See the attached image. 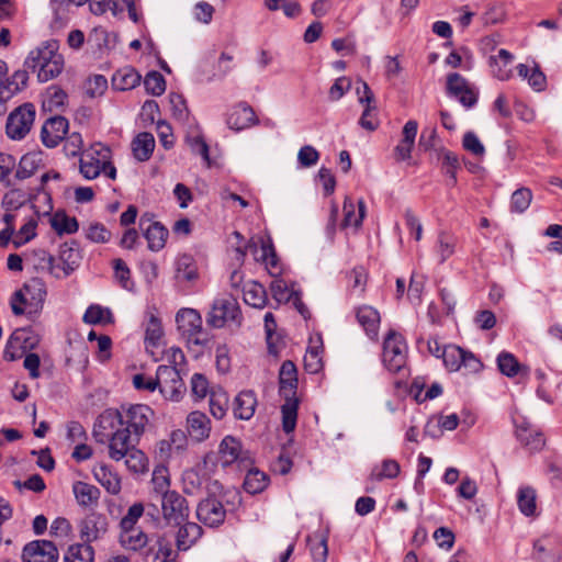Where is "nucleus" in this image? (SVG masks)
Returning a JSON list of instances; mask_svg holds the SVG:
<instances>
[{
    "label": "nucleus",
    "mask_w": 562,
    "mask_h": 562,
    "mask_svg": "<svg viewBox=\"0 0 562 562\" xmlns=\"http://www.w3.org/2000/svg\"><path fill=\"white\" fill-rule=\"evenodd\" d=\"M58 49L57 41L44 42L29 53L24 67L32 72H36L41 82L56 78L64 69V57Z\"/></svg>",
    "instance_id": "nucleus-1"
},
{
    "label": "nucleus",
    "mask_w": 562,
    "mask_h": 562,
    "mask_svg": "<svg viewBox=\"0 0 562 562\" xmlns=\"http://www.w3.org/2000/svg\"><path fill=\"white\" fill-rule=\"evenodd\" d=\"M213 461L212 453L203 458L202 463L182 473V490L187 495L198 496L202 494L217 495L222 486L216 480H212L207 472V465Z\"/></svg>",
    "instance_id": "nucleus-2"
},
{
    "label": "nucleus",
    "mask_w": 562,
    "mask_h": 562,
    "mask_svg": "<svg viewBox=\"0 0 562 562\" xmlns=\"http://www.w3.org/2000/svg\"><path fill=\"white\" fill-rule=\"evenodd\" d=\"M45 282L40 278H32L24 283L23 288L16 291L11 299V308L13 314H24L26 307L31 312L42 308L46 297Z\"/></svg>",
    "instance_id": "nucleus-3"
},
{
    "label": "nucleus",
    "mask_w": 562,
    "mask_h": 562,
    "mask_svg": "<svg viewBox=\"0 0 562 562\" xmlns=\"http://www.w3.org/2000/svg\"><path fill=\"white\" fill-rule=\"evenodd\" d=\"M178 329L189 347H204L209 342L207 333L202 328V317L193 308H182L177 313Z\"/></svg>",
    "instance_id": "nucleus-4"
},
{
    "label": "nucleus",
    "mask_w": 562,
    "mask_h": 562,
    "mask_svg": "<svg viewBox=\"0 0 562 562\" xmlns=\"http://www.w3.org/2000/svg\"><path fill=\"white\" fill-rule=\"evenodd\" d=\"M123 427L128 429L135 437L142 436L151 426L154 411L145 404H130L121 406Z\"/></svg>",
    "instance_id": "nucleus-5"
},
{
    "label": "nucleus",
    "mask_w": 562,
    "mask_h": 562,
    "mask_svg": "<svg viewBox=\"0 0 562 562\" xmlns=\"http://www.w3.org/2000/svg\"><path fill=\"white\" fill-rule=\"evenodd\" d=\"M383 363L392 373L405 370L407 359V345L404 338L391 330L383 342Z\"/></svg>",
    "instance_id": "nucleus-6"
},
{
    "label": "nucleus",
    "mask_w": 562,
    "mask_h": 562,
    "mask_svg": "<svg viewBox=\"0 0 562 562\" xmlns=\"http://www.w3.org/2000/svg\"><path fill=\"white\" fill-rule=\"evenodd\" d=\"M36 115L32 103H23L14 109L7 119L5 132L9 138L23 139L31 131Z\"/></svg>",
    "instance_id": "nucleus-7"
},
{
    "label": "nucleus",
    "mask_w": 562,
    "mask_h": 562,
    "mask_svg": "<svg viewBox=\"0 0 562 562\" xmlns=\"http://www.w3.org/2000/svg\"><path fill=\"white\" fill-rule=\"evenodd\" d=\"M229 322L237 326L241 323V313L238 302L233 296L216 299L207 316V324L215 328H222Z\"/></svg>",
    "instance_id": "nucleus-8"
},
{
    "label": "nucleus",
    "mask_w": 562,
    "mask_h": 562,
    "mask_svg": "<svg viewBox=\"0 0 562 562\" xmlns=\"http://www.w3.org/2000/svg\"><path fill=\"white\" fill-rule=\"evenodd\" d=\"M157 389L169 401L178 402L186 391L179 369L171 366H159L156 371Z\"/></svg>",
    "instance_id": "nucleus-9"
},
{
    "label": "nucleus",
    "mask_w": 562,
    "mask_h": 562,
    "mask_svg": "<svg viewBox=\"0 0 562 562\" xmlns=\"http://www.w3.org/2000/svg\"><path fill=\"white\" fill-rule=\"evenodd\" d=\"M441 359L445 367L451 372L463 368L468 373H474L482 368V362L472 352L456 345L443 346Z\"/></svg>",
    "instance_id": "nucleus-10"
},
{
    "label": "nucleus",
    "mask_w": 562,
    "mask_h": 562,
    "mask_svg": "<svg viewBox=\"0 0 562 562\" xmlns=\"http://www.w3.org/2000/svg\"><path fill=\"white\" fill-rule=\"evenodd\" d=\"M515 437L530 452L540 451L544 445L543 434L522 416H514Z\"/></svg>",
    "instance_id": "nucleus-11"
},
{
    "label": "nucleus",
    "mask_w": 562,
    "mask_h": 562,
    "mask_svg": "<svg viewBox=\"0 0 562 562\" xmlns=\"http://www.w3.org/2000/svg\"><path fill=\"white\" fill-rule=\"evenodd\" d=\"M122 427L121 409L108 408L98 416L92 435L97 442L104 445Z\"/></svg>",
    "instance_id": "nucleus-12"
},
{
    "label": "nucleus",
    "mask_w": 562,
    "mask_h": 562,
    "mask_svg": "<svg viewBox=\"0 0 562 562\" xmlns=\"http://www.w3.org/2000/svg\"><path fill=\"white\" fill-rule=\"evenodd\" d=\"M160 501L161 513L168 524L181 525L188 519V503L177 491L167 493Z\"/></svg>",
    "instance_id": "nucleus-13"
},
{
    "label": "nucleus",
    "mask_w": 562,
    "mask_h": 562,
    "mask_svg": "<svg viewBox=\"0 0 562 562\" xmlns=\"http://www.w3.org/2000/svg\"><path fill=\"white\" fill-rule=\"evenodd\" d=\"M447 94L456 98L459 102L470 109L477 102V93L468 80L458 72H451L447 76Z\"/></svg>",
    "instance_id": "nucleus-14"
},
{
    "label": "nucleus",
    "mask_w": 562,
    "mask_h": 562,
    "mask_svg": "<svg viewBox=\"0 0 562 562\" xmlns=\"http://www.w3.org/2000/svg\"><path fill=\"white\" fill-rule=\"evenodd\" d=\"M198 519L209 527H216L224 522L226 509L216 495H207L196 507Z\"/></svg>",
    "instance_id": "nucleus-15"
},
{
    "label": "nucleus",
    "mask_w": 562,
    "mask_h": 562,
    "mask_svg": "<svg viewBox=\"0 0 562 562\" xmlns=\"http://www.w3.org/2000/svg\"><path fill=\"white\" fill-rule=\"evenodd\" d=\"M58 550L48 540H34L24 546L22 560L24 562H56Z\"/></svg>",
    "instance_id": "nucleus-16"
},
{
    "label": "nucleus",
    "mask_w": 562,
    "mask_h": 562,
    "mask_svg": "<svg viewBox=\"0 0 562 562\" xmlns=\"http://www.w3.org/2000/svg\"><path fill=\"white\" fill-rule=\"evenodd\" d=\"M139 440L140 438L135 437L128 429L122 427L106 442L109 446V457L114 461L123 460L128 451L137 447Z\"/></svg>",
    "instance_id": "nucleus-17"
},
{
    "label": "nucleus",
    "mask_w": 562,
    "mask_h": 562,
    "mask_svg": "<svg viewBox=\"0 0 562 562\" xmlns=\"http://www.w3.org/2000/svg\"><path fill=\"white\" fill-rule=\"evenodd\" d=\"M68 121L64 116H52L47 119L41 130V139L48 148L56 147L68 132Z\"/></svg>",
    "instance_id": "nucleus-18"
},
{
    "label": "nucleus",
    "mask_w": 562,
    "mask_h": 562,
    "mask_svg": "<svg viewBox=\"0 0 562 562\" xmlns=\"http://www.w3.org/2000/svg\"><path fill=\"white\" fill-rule=\"evenodd\" d=\"M258 120L255 111L246 102H240L231 108L226 114V125L228 128L239 132L256 125Z\"/></svg>",
    "instance_id": "nucleus-19"
},
{
    "label": "nucleus",
    "mask_w": 562,
    "mask_h": 562,
    "mask_svg": "<svg viewBox=\"0 0 562 562\" xmlns=\"http://www.w3.org/2000/svg\"><path fill=\"white\" fill-rule=\"evenodd\" d=\"M139 226L150 250L159 251L165 247L169 233L159 222H153L149 214H144L139 220Z\"/></svg>",
    "instance_id": "nucleus-20"
},
{
    "label": "nucleus",
    "mask_w": 562,
    "mask_h": 562,
    "mask_svg": "<svg viewBox=\"0 0 562 562\" xmlns=\"http://www.w3.org/2000/svg\"><path fill=\"white\" fill-rule=\"evenodd\" d=\"M108 530V518L99 513H90L79 524L80 538L85 543L100 539Z\"/></svg>",
    "instance_id": "nucleus-21"
},
{
    "label": "nucleus",
    "mask_w": 562,
    "mask_h": 562,
    "mask_svg": "<svg viewBox=\"0 0 562 562\" xmlns=\"http://www.w3.org/2000/svg\"><path fill=\"white\" fill-rule=\"evenodd\" d=\"M246 453L243 451L241 443L233 436H226L218 447V460L226 468L233 463H243L247 460Z\"/></svg>",
    "instance_id": "nucleus-22"
},
{
    "label": "nucleus",
    "mask_w": 562,
    "mask_h": 562,
    "mask_svg": "<svg viewBox=\"0 0 562 562\" xmlns=\"http://www.w3.org/2000/svg\"><path fill=\"white\" fill-rule=\"evenodd\" d=\"M417 128L418 124L414 120H409L405 123L402 131L403 137L394 148V157L396 161L411 159L417 135Z\"/></svg>",
    "instance_id": "nucleus-23"
},
{
    "label": "nucleus",
    "mask_w": 562,
    "mask_h": 562,
    "mask_svg": "<svg viewBox=\"0 0 562 562\" xmlns=\"http://www.w3.org/2000/svg\"><path fill=\"white\" fill-rule=\"evenodd\" d=\"M187 429L192 440L202 442L210 437L211 420L200 411L191 412L187 417Z\"/></svg>",
    "instance_id": "nucleus-24"
},
{
    "label": "nucleus",
    "mask_w": 562,
    "mask_h": 562,
    "mask_svg": "<svg viewBox=\"0 0 562 562\" xmlns=\"http://www.w3.org/2000/svg\"><path fill=\"white\" fill-rule=\"evenodd\" d=\"M25 262L36 271L48 272L55 278H61L59 266L55 265L54 257L44 249H36L27 254Z\"/></svg>",
    "instance_id": "nucleus-25"
},
{
    "label": "nucleus",
    "mask_w": 562,
    "mask_h": 562,
    "mask_svg": "<svg viewBox=\"0 0 562 562\" xmlns=\"http://www.w3.org/2000/svg\"><path fill=\"white\" fill-rule=\"evenodd\" d=\"M297 372L295 364L286 360L279 372V392L282 397H296Z\"/></svg>",
    "instance_id": "nucleus-26"
},
{
    "label": "nucleus",
    "mask_w": 562,
    "mask_h": 562,
    "mask_svg": "<svg viewBox=\"0 0 562 562\" xmlns=\"http://www.w3.org/2000/svg\"><path fill=\"white\" fill-rule=\"evenodd\" d=\"M366 216V203L359 200L357 203L351 198H346L344 201V220L341 228L358 229Z\"/></svg>",
    "instance_id": "nucleus-27"
},
{
    "label": "nucleus",
    "mask_w": 562,
    "mask_h": 562,
    "mask_svg": "<svg viewBox=\"0 0 562 562\" xmlns=\"http://www.w3.org/2000/svg\"><path fill=\"white\" fill-rule=\"evenodd\" d=\"M257 403V396L254 391L245 390L239 392L234 401V416L238 419L249 420L255 414Z\"/></svg>",
    "instance_id": "nucleus-28"
},
{
    "label": "nucleus",
    "mask_w": 562,
    "mask_h": 562,
    "mask_svg": "<svg viewBox=\"0 0 562 562\" xmlns=\"http://www.w3.org/2000/svg\"><path fill=\"white\" fill-rule=\"evenodd\" d=\"M514 60V55L507 49H499L497 55L490 57V67L495 78L499 80H508L512 77L510 65Z\"/></svg>",
    "instance_id": "nucleus-29"
},
{
    "label": "nucleus",
    "mask_w": 562,
    "mask_h": 562,
    "mask_svg": "<svg viewBox=\"0 0 562 562\" xmlns=\"http://www.w3.org/2000/svg\"><path fill=\"white\" fill-rule=\"evenodd\" d=\"M72 492L77 503L82 507H94L99 503L100 490L92 484L77 481L72 484Z\"/></svg>",
    "instance_id": "nucleus-30"
},
{
    "label": "nucleus",
    "mask_w": 562,
    "mask_h": 562,
    "mask_svg": "<svg viewBox=\"0 0 562 562\" xmlns=\"http://www.w3.org/2000/svg\"><path fill=\"white\" fill-rule=\"evenodd\" d=\"M356 317L360 326L366 330L367 335L374 339L378 336L380 326V314L372 306H361L356 312Z\"/></svg>",
    "instance_id": "nucleus-31"
},
{
    "label": "nucleus",
    "mask_w": 562,
    "mask_h": 562,
    "mask_svg": "<svg viewBox=\"0 0 562 562\" xmlns=\"http://www.w3.org/2000/svg\"><path fill=\"white\" fill-rule=\"evenodd\" d=\"M533 555L538 562H559L561 550L552 539L542 538L535 542Z\"/></svg>",
    "instance_id": "nucleus-32"
},
{
    "label": "nucleus",
    "mask_w": 562,
    "mask_h": 562,
    "mask_svg": "<svg viewBox=\"0 0 562 562\" xmlns=\"http://www.w3.org/2000/svg\"><path fill=\"white\" fill-rule=\"evenodd\" d=\"M517 506L526 517L538 516L537 492L532 486L524 485L517 491Z\"/></svg>",
    "instance_id": "nucleus-33"
},
{
    "label": "nucleus",
    "mask_w": 562,
    "mask_h": 562,
    "mask_svg": "<svg viewBox=\"0 0 562 562\" xmlns=\"http://www.w3.org/2000/svg\"><path fill=\"white\" fill-rule=\"evenodd\" d=\"M81 258V254L75 244L66 243L61 245L59 250V260L61 261L59 271H63L61 277H68L74 272L79 267Z\"/></svg>",
    "instance_id": "nucleus-34"
},
{
    "label": "nucleus",
    "mask_w": 562,
    "mask_h": 562,
    "mask_svg": "<svg viewBox=\"0 0 562 562\" xmlns=\"http://www.w3.org/2000/svg\"><path fill=\"white\" fill-rule=\"evenodd\" d=\"M179 526L180 528L176 537L177 547L179 550L186 551L202 536V528L198 524L187 520L183 525L181 524Z\"/></svg>",
    "instance_id": "nucleus-35"
},
{
    "label": "nucleus",
    "mask_w": 562,
    "mask_h": 562,
    "mask_svg": "<svg viewBox=\"0 0 562 562\" xmlns=\"http://www.w3.org/2000/svg\"><path fill=\"white\" fill-rule=\"evenodd\" d=\"M120 543L126 550L138 551L147 546L148 536L140 528H123Z\"/></svg>",
    "instance_id": "nucleus-36"
},
{
    "label": "nucleus",
    "mask_w": 562,
    "mask_h": 562,
    "mask_svg": "<svg viewBox=\"0 0 562 562\" xmlns=\"http://www.w3.org/2000/svg\"><path fill=\"white\" fill-rule=\"evenodd\" d=\"M244 301L247 305L256 308H263L268 297L266 289L256 281H249L243 286Z\"/></svg>",
    "instance_id": "nucleus-37"
},
{
    "label": "nucleus",
    "mask_w": 562,
    "mask_h": 562,
    "mask_svg": "<svg viewBox=\"0 0 562 562\" xmlns=\"http://www.w3.org/2000/svg\"><path fill=\"white\" fill-rule=\"evenodd\" d=\"M284 403L281 406L282 429L285 434L294 431L297 420L299 398L283 397Z\"/></svg>",
    "instance_id": "nucleus-38"
},
{
    "label": "nucleus",
    "mask_w": 562,
    "mask_h": 562,
    "mask_svg": "<svg viewBox=\"0 0 562 562\" xmlns=\"http://www.w3.org/2000/svg\"><path fill=\"white\" fill-rule=\"evenodd\" d=\"M139 81L140 75L131 67L116 70L112 77L113 87L121 91L135 88Z\"/></svg>",
    "instance_id": "nucleus-39"
},
{
    "label": "nucleus",
    "mask_w": 562,
    "mask_h": 562,
    "mask_svg": "<svg viewBox=\"0 0 562 562\" xmlns=\"http://www.w3.org/2000/svg\"><path fill=\"white\" fill-rule=\"evenodd\" d=\"M132 145L135 158L139 161H146L154 151L155 138L153 134L143 132L135 137Z\"/></svg>",
    "instance_id": "nucleus-40"
},
{
    "label": "nucleus",
    "mask_w": 562,
    "mask_h": 562,
    "mask_svg": "<svg viewBox=\"0 0 562 562\" xmlns=\"http://www.w3.org/2000/svg\"><path fill=\"white\" fill-rule=\"evenodd\" d=\"M228 394L222 387H213L210 391V412L216 419H222L228 408Z\"/></svg>",
    "instance_id": "nucleus-41"
},
{
    "label": "nucleus",
    "mask_w": 562,
    "mask_h": 562,
    "mask_svg": "<svg viewBox=\"0 0 562 562\" xmlns=\"http://www.w3.org/2000/svg\"><path fill=\"white\" fill-rule=\"evenodd\" d=\"M87 155H90L93 157V160H97V162H101V166H105L106 169H109L108 178L115 179L116 177V169L111 162V149L101 144L97 143L90 146L89 149L85 150Z\"/></svg>",
    "instance_id": "nucleus-42"
},
{
    "label": "nucleus",
    "mask_w": 562,
    "mask_h": 562,
    "mask_svg": "<svg viewBox=\"0 0 562 562\" xmlns=\"http://www.w3.org/2000/svg\"><path fill=\"white\" fill-rule=\"evenodd\" d=\"M457 241V237L450 233L440 232L438 234L435 251L440 263H443L456 252Z\"/></svg>",
    "instance_id": "nucleus-43"
},
{
    "label": "nucleus",
    "mask_w": 562,
    "mask_h": 562,
    "mask_svg": "<svg viewBox=\"0 0 562 562\" xmlns=\"http://www.w3.org/2000/svg\"><path fill=\"white\" fill-rule=\"evenodd\" d=\"M95 480L111 494H117L121 491V480L108 467L101 465L93 470Z\"/></svg>",
    "instance_id": "nucleus-44"
},
{
    "label": "nucleus",
    "mask_w": 562,
    "mask_h": 562,
    "mask_svg": "<svg viewBox=\"0 0 562 562\" xmlns=\"http://www.w3.org/2000/svg\"><path fill=\"white\" fill-rule=\"evenodd\" d=\"M50 226L58 235L74 234L79 228L76 217H70L64 212H56L50 217Z\"/></svg>",
    "instance_id": "nucleus-45"
},
{
    "label": "nucleus",
    "mask_w": 562,
    "mask_h": 562,
    "mask_svg": "<svg viewBox=\"0 0 562 562\" xmlns=\"http://www.w3.org/2000/svg\"><path fill=\"white\" fill-rule=\"evenodd\" d=\"M94 158L86 153H81L80 161H79V170L80 173L87 180L95 179L100 176L101 172L108 177L109 169L105 166H101V162H97L93 160Z\"/></svg>",
    "instance_id": "nucleus-46"
},
{
    "label": "nucleus",
    "mask_w": 562,
    "mask_h": 562,
    "mask_svg": "<svg viewBox=\"0 0 562 562\" xmlns=\"http://www.w3.org/2000/svg\"><path fill=\"white\" fill-rule=\"evenodd\" d=\"M497 367L499 371L508 376L513 378L519 374L525 368L518 362L517 358L507 351H502L497 356Z\"/></svg>",
    "instance_id": "nucleus-47"
},
{
    "label": "nucleus",
    "mask_w": 562,
    "mask_h": 562,
    "mask_svg": "<svg viewBox=\"0 0 562 562\" xmlns=\"http://www.w3.org/2000/svg\"><path fill=\"white\" fill-rule=\"evenodd\" d=\"M164 331L160 321L150 315L145 326V345L146 348H156L159 346Z\"/></svg>",
    "instance_id": "nucleus-48"
},
{
    "label": "nucleus",
    "mask_w": 562,
    "mask_h": 562,
    "mask_svg": "<svg viewBox=\"0 0 562 562\" xmlns=\"http://www.w3.org/2000/svg\"><path fill=\"white\" fill-rule=\"evenodd\" d=\"M268 476L263 472L250 470L245 477L244 488L249 494H258L268 486Z\"/></svg>",
    "instance_id": "nucleus-49"
},
{
    "label": "nucleus",
    "mask_w": 562,
    "mask_h": 562,
    "mask_svg": "<svg viewBox=\"0 0 562 562\" xmlns=\"http://www.w3.org/2000/svg\"><path fill=\"white\" fill-rule=\"evenodd\" d=\"M11 344L19 345L25 353L37 346L38 338L31 329L18 328L11 334Z\"/></svg>",
    "instance_id": "nucleus-50"
},
{
    "label": "nucleus",
    "mask_w": 562,
    "mask_h": 562,
    "mask_svg": "<svg viewBox=\"0 0 562 562\" xmlns=\"http://www.w3.org/2000/svg\"><path fill=\"white\" fill-rule=\"evenodd\" d=\"M270 290L273 299L278 303H288L290 302L294 295L299 292L294 290L293 286H289L285 280L276 277V279L270 284Z\"/></svg>",
    "instance_id": "nucleus-51"
},
{
    "label": "nucleus",
    "mask_w": 562,
    "mask_h": 562,
    "mask_svg": "<svg viewBox=\"0 0 562 562\" xmlns=\"http://www.w3.org/2000/svg\"><path fill=\"white\" fill-rule=\"evenodd\" d=\"M94 551L90 544L70 546L65 554L66 562H93Z\"/></svg>",
    "instance_id": "nucleus-52"
},
{
    "label": "nucleus",
    "mask_w": 562,
    "mask_h": 562,
    "mask_svg": "<svg viewBox=\"0 0 562 562\" xmlns=\"http://www.w3.org/2000/svg\"><path fill=\"white\" fill-rule=\"evenodd\" d=\"M176 277L186 281H192L196 278V268L191 256L182 255L177 258Z\"/></svg>",
    "instance_id": "nucleus-53"
},
{
    "label": "nucleus",
    "mask_w": 562,
    "mask_h": 562,
    "mask_svg": "<svg viewBox=\"0 0 562 562\" xmlns=\"http://www.w3.org/2000/svg\"><path fill=\"white\" fill-rule=\"evenodd\" d=\"M26 204V195L22 190H11L4 194L1 206L4 211L20 213Z\"/></svg>",
    "instance_id": "nucleus-54"
},
{
    "label": "nucleus",
    "mask_w": 562,
    "mask_h": 562,
    "mask_svg": "<svg viewBox=\"0 0 562 562\" xmlns=\"http://www.w3.org/2000/svg\"><path fill=\"white\" fill-rule=\"evenodd\" d=\"M67 100V93L57 87H49L43 100V108L48 111L61 109Z\"/></svg>",
    "instance_id": "nucleus-55"
},
{
    "label": "nucleus",
    "mask_w": 562,
    "mask_h": 562,
    "mask_svg": "<svg viewBox=\"0 0 562 562\" xmlns=\"http://www.w3.org/2000/svg\"><path fill=\"white\" fill-rule=\"evenodd\" d=\"M13 81L3 79L0 81V102H4L13 97L19 90L20 87L18 85V80H20L23 85L26 81V72L25 71H16L13 75Z\"/></svg>",
    "instance_id": "nucleus-56"
},
{
    "label": "nucleus",
    "mask_w": 562,
    "mask_h": 562,
    "mask_svg": "<svg viewBox=\"0 0 562 562\" xmlns=\"http://www.w3.org/2000/svg\"><path fill=\"white\" fill-rule=\"evenodd\" d=\"M442 172L450 178L451 184L457 183V169L460 167L459 159L456 154L450 150L442 149L440 151Z\"/></svg>",
    "instance_id": "nucleus-57"
},
{
    "label": "nucleus",
    "mask_w": 562,
    "mask_h": 562,
    "mask_svg": "<svg viewBox=\"0 0 562 562\" xmlns=\"http://www.w3.org/2000/svg\"><path fill=\"white\" fill-rule=\"evenodd\" d=\"M261 260L272 277L276 278L281 274V265L272 245L263 244L261 246Z\"/></svg>",
    "instance_id": "nucleus-58"
},
{
    "label": "nucleus",
    "mask_w": 562,
    "mask_h": 562,
    "mask_svg": "<svg viewBox=\"0 0 562 562\" xmlns=\"http://www.w3.org/2000/svg\"><path fill=\"white\" fill-rule=\"evenodd\" d=\"M36 226H37L36 218L35 217L29 218L21 226V228L18 232H14V234L11 238L14 246L18 248V247L26 244L27 241H30L32 238H34L36 235V233H35Z\"/></svg>",
    "instance_id": "nucleus-59"
},
{
    "label": "nucleus",
    "mask_w": 562,
    "mask_h": 562,
    "mask_svg": "<svg viewBox=\"0 0 562 562\" xmlns=\"http://www.w3.org/2000/svg\"><path fill=\"white\" fill-rule=\"evenodd\" d=\"M40 160L34 154H26L20 159L18 169L15 171V178L26 179L35 173L38 168Z\"/></svg>",
    "instance_id": "nucleus-60"
},
{
    "label": "nucleus",
    "mask_w": 562,
    "mask_h": 562,
    "mask_svg": "<svg viewBox=\"0 0 562 562\" xmlns=\"http://www.w3.org/2000/svg\"><path fill=\"white\" fill-rule=\"evenodd\" d=\"M151 484L154 493L159 496L160 498L164 497L167 493L172 492L169 490L170 486V480L168 476L167 469H156L153 473L151 477Z\"/></svg>",
    "instance_id": "nucleus-61"
},
{
    "label": "nucleus",
    "mask_w": 562,
    "mask_h": 562,
    "mask_svg": "<svg viewBox=\"0 0 562 562\" xmlns=\"http://www.w3.org/2000/svg\"><path fill=\"white\" fill-rule=\"evenodd\" d=\"M124 459L126 467L135 473H142L147 468V458L137 447L128 451Z\"/></svg>",
    "instance_id": "nucleus-62"
},
{
    "label": "nucleus",
    "mask_w": 562,
    "mask_h": 562,
    "mask_svg": "<svg viewBox=\"0 0 562 562\" xmlns=\"http://www.w3.org/2000/svg\"><path fill=\"white\" fill-rule=\"evenodd\" d=\"M144 85L146 91L153 95L159 97L166 90V80L158 71H150L146 75Z\"/></svg>",
    "instance_id": "nucleus-63"
},
{
    "label": "nucleus",
    "mask_w": 562,
    "mask_h": 562,
    "mask_svg": "<svg viewBox=\"0 0 562 562\" xmlns=\"http://www.w3.org/2000/svg\"><path fill=\"white\" fill-rule=\"evenodd\" d=\"M532 200V193L528 188H520L512 194L510 206L517 213L525 212Z\"/></svg>",
    "instance_id": "nucleus-64"
}]
</instances>
